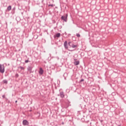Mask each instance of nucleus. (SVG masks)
Returning <instances> with one entry per match:
<instances>
[{
    "label": "nucleus",
    "mask_w": 126,
    "mask_h": 126,
    "mask_svg": "<svg viewBox=\"0 0 126 126\" xmlns=\"http://www.w3.org/2000/svg\"><path fill=\"white\" fill-rule=\"evenodd\" d=\"M67 16L68 15L66 14L65 15H63L61 17L62 20H63V21H64L65 22H67Z\"/></svg>",
    "instance_id": "1"
},
{
    "label": "nucleus",
    "mask_w": 126,
    "mask_h": 126,
    "mask_svg": "<svg viewBox=\"0 0 126 126\" xmlns=\"http://www.w3.org/2000/svg\"><path fill=\"white\" fill-rule=\"evenodd\" d=\"M71 41H69L68 43V44L69 46V47H70V48H73V49H74L75 48H77V45H74L73 43L71 44Z\"/></svg>",
    "instance_id": "2"
},
{
    "label": "nucleus",
    "mask_w": 126,
    "mask_h": 126,
    "mask_svg": "<svg viewBox=\"0 0 126 126\" xmlns=\"http://www.w3.org/2000/svg\"><path fill=\"white\" fill-rule=\"evenodd\" d=\"M0 72L1 73H4V65L0 64Z\"/></svg>",
    "instance_id": "3"
},
{
    "label": "nucleus",
    "mask_w": 126,
    "mask_h": 126,
    "mask_svg": "<svg viewBox=\"0 0 126 126\" xmlns=\"http://www.w3.org/2000/svg\"><path fill=\"white\" fill-rule=\"evenodd\" d=\"M23 126H29V122L27 120H24L23 121Z\"/></svg>",
    "instance_id": "4"
},
{
    "label": "nucleus",
    "mask_w": 126,
    "mask_h": 126,
    "mask_svg": "<svg viewBox=\"0 0 126 126\" xmlns=\"http://www.w3.org/2000/svg\"><path fill=\"white\" fill-rule=\"evenodd\" d=\"M63 46H64V48H65V49L66 50H67V49H68V45L67 44V41H65L63 44Z\"/></svg>",
    "instance_id": "5"
},
{
    "label": "nucleus",
    "mask_w": 126,
    "mask_h": 126,
    "mask_svg": "<svg viewBox=\"0 0 126 126\" xmlns=\"http://www.w3.org/2000/svg\"><path fill=\"white\" fill-rule=\"evenodd\" d=\"M58 96H60L61 98H64V93L63 92H60V94H58Z\"/></svg>",
    "instance_id": "6"
},
{
    "label": "nucleus",
    "mask_w": 126,
    "mask_h": 126,
    "mask_svg": "<svg viewBox=\"0 0 126 126\" xmlns=\"http://www.w3.org/2000/svg\"><path fill=\"white\" fill-rule=\"evenodd\" d=\"M61 37V33H58L54 35V38H60Z\"/></svg>",
    "instance_id": "7"
},
{
    "label": "nucleus",
    "mask_w": 126,
    "mask_h": 126,
    "mask_svg": "<svg viewBox=\"0 0 126 126\" xmlns=\"http://www.w3.org/2000/svg\"><path fill=\"white\" fill-rule=\"evenodd\" d=\"M33 68V67L32 66H29L27 68V70H28V71L30 72V73H31V72H32V69Z\"/></svg>",
    "instance_id": "8"
},
{
    "label": "nucleus",
    "mask_w": 126,
    "mask_h": 126,
    "mask_svg": "<svg viewBox=\"0 0 126 126\" xmlns=\"http://www.w3.org/2000/svg\"><path fill=\"white\" fill-rule=\"evenodd\" d=\"M39 73V74H43V73H44V70H43L42 68H40Z\"/></svg>",
    "instance_id": "9"
},
{
    "label": "nucleus",
    "mask_w": 126,
    "mask_h": 126,
    "mask_svg": "<svg viewBox=\"0 0 126 126\" xmlns=\"http://www.w3.org/2000/svg\"><path fill=\"white\" fill-rule=\"evenodd\" d=\"M74 64L75 65H78V64H79V61H75L74 63Z\"/></svg>",
    "instance_id": "10"
},
{
    "label": "nucleus",
    "mask_w": 126,
    "mask_h": 126,
    "mask_svg": "<svg viewBox=\"0 0 126 126\" xmlns=\"http://www.w3.org/2000/svg\"><path fill=\"white\" fill-rule=\"evenodd\" d=\"M7 10L8 11H10V10H11V5H9L7 7Z\"/></svg>",
    "instance_id": "11"
},
{
    "label": "nucleus",
    "mask_w": 126,
    "mask_h": 126,
    "mask_svg": "<svg viewBox=\"0 0 126 126\" xmlns=\"http://www.w3.org/2000/svg\"><path fill=\"white\" fill-rule=\"evenodd\" d=\"M3 83H4V84H7V83H8L7 80H3Z\"/></svg>",
    "instance_id": "12"
},
{
    "label": "nucleus",
    "mask_w": 126,
    "mask_h": 126,
    "mask_svg": "<svg viewBox=\"0 0 126 126\" xmlns=\"http://www.w3.org/2000/svg\"><path fill=\"white\" fill-rule=\"evenodd\" d=\"M25 63H30V61H29V58H28V59H27V60H26V61H25Z\"/></svg>",
    "instance_id": "13"
},
{
    "label": "nucleus",
    "mask_w": 126,
    "mask_h": 126,
    "mask_svg": "<svg viewBox=\"0 0 126 126\" xmlns=\"http://www.w3.org/2000/svg\"><path fill=\"white\" fill-rule=\"evenodd\" d=\"M18 68H20V69H21V70H24V69H25L24 67H22V66H19V67H18Z\"/></svg>",
    "instance_id": "14"
},
{
    "label": "nucleus",
    "mask_w": 126,
    "mask_h": 126,
    "mask_svg": "<svg viewBox=\"0 0 126 126\" xmlns=\"http://www.w3.org/2000/svg\"><path fill=\"white\" fill-rule=\"evenodd\" d=\"M83 81H84V79H82L81 80H80L79 83H81V82H83Z\"/></svg>",
    "instance_id": "15"
},
{
    "label": "nucleus",
    "mask_w": 126,
    "mask_h": 126,
    "mask_svg": "<svg viewBox=\"0 0 126 126\" xmlns=\"http://www.w3.org/2000/svg\"><path fill=\"white\" fill-rule=\"evenodd\" d=\"M76 36L77 37H78V38H80V34L79 33H76Z\"/></svg>",
    "instance_id": "16"
},
{
    "label": "nucleus",
    "mask_w": 126,
    "mask_h": 126,
    "mask_svg": "<svg viewBox=\"0 0 126 126\" xmlns=\"http://www.w3.org/2000/svg\"><path fill=\"white\" fill-rule=\"evenodd\" d=\"M48 6H49V7L51 6L52 7H53L54 6V4H49V5H48Z\"/></svg>",
    "instance_id": "17"
},
{
    "label": "nucleus",
    "mask_w": 126,
    "mask_h": 126,
    "mask_svg": "<svg viewBox=\"0 0 126 126\" xmlns=\"http://www.w3.org/2000/svg\"><path fill=\"white\" fill-rule=\"evenodd\" d=\"M18 76H19V75H18V74H16L15 75V77H16V78H17V77H18Z\"/></svg>",
    "instance_id": "18"
},
{
    "label": "nucleus",
    "mask_w": 126,
    "mask_h": 126,
    "mask_svg": "<svg viewBox=\"0 0 126 126\" xmlns=\"http://www.w3.org/2000/svg\"><path fill=\"white\" fill-rule=\"evenodd\" d=\"M68 51H69V52H73V51H74V50H69V49H68Z\"/></svg>",
    "instance_id": "19"
},
{
    "label": "nucleus",
    "mask_w": 126,
    "mask_h": 126,
    "mask_svg": "<svg viewBox=\"0 0 126 126\" xmlns=\"http://www.w3.org/2000/svg\"><path fill=\"white\" fill-rule=\"evenodd\" d=\"M34 37H36V39H37L38 38V35H34Z\"/></svg>",
    "instance_id": "20"
},
{
    "label": "nucleus",
    "mask_w": 126,
    "mask_h": 126,
    "mask_svg": "<svg viewBox=\"0 0 126 126\" xmlns=\"http://www.w3.org/2000/svg\"><path fill=\"white\" fill-rule=\"evenodd\" d=\"M2 97V98H5V95H3Z\"/></svg>",
    "instance_id": "21"
},
{
    "label": "nucleus",
    "mask_w": 126,
    "mask_h": 126,
    "mask_svg": "<svg viewBox=\"0 0 126 126\" xmlns=\"http://www.w3.org/2000/svg\"><path fill=\"white\" fill-rule=\"evenodd\" d=\"M62 125H64V123L62 122Z\"/></svg>",
    "instance_id": "22"
},
{
    "label": "nucleus",
    "mask_w": 126,
    "mask_h": 126,
    "mask_svg": "<svg viewBox=\"0 0 126 126\" xmlns=\"http://www.w3.org/2000/svg\"><path fill=\"white\" fill-rule=\"evenodd\" d=\"M15 103H17V100H16V101H15Z\"/></svg>",
    "instance_id": "23"
},
{
    "label": "nucleus",
    "mask_w": 126,
    "mask_h": 126,
    "mask_svg": "<svg viewBox=\"0 0 126 126\" xmlns=\"http://www.w3.org/2000/svg\"><path fill=\"white\" fill-rule=\"evenodd\" d=\"M25 57H26V58H27V56H25Z\"/></svg>",
    "instance_id": "24"
},
{
    "label": "nucleus",
    "mask_w": 126,
    "mask_h": 126,
    "mask_svg": "<svg viewBox=\"0 0 126 126\" xmlns=\"http://www.w3.org/2000/svg\"><path fill=\"white\" fill-rule=\"evenodd\" d=\"M74 61H76V59H74Z\"/></svg>",
    "instance_id": "25"
},
{
    "label": "nucleus",
    "mask_w": 126,
    "mask_h": 126,
    "mask_svg": "<svg viewBox=\"0 0 126 126\" xmlns=\"http://www.w3.org/2000/svg\"><path fill=\"white\" fill-rule=\"evenodd\" d=\"M83 53H81V55H82Z\"/></svg>",
    "instance_id": "26"
}]
</instances>
